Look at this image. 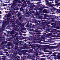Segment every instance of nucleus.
<instances>
[{"label": "nucleus", "instance_id": "55", "mask_svg": "<svg viewBox=\"0 0 60 60\" xmlns=\"http://www.w3.org/2000/svg\"><path fill=\"white\" fill-rule=\"evenodd\" d=\"M1 17H2V16H1L0 15V18H1Z\"/></svg>", "mask_w": 60, "mask_h": 60}, {"label": "nucleus", "instance_id": "57", "mask_svg": "<svg viewBox=\"0 0 60 60\" xmlns=\"http://www.w3.org/2000/svg\"><path fill=\"white\" fill-rule=\"evenodd\" d=\"M1 52H0V55H2V54H1Z\"/></svg>", "mask_w": 60, "mask_h": 60}, {"label": "nucleus", "instance_id": "62", "mask_svg": "<svg viewBox=\"0 0 60 60\" xmlns=\"http://www.w3.org/2000/svg\"><path fill=\"white\" fill-rule=\"evenodd\" d=\"M26 35V34H25L24 35Z\"/></svg>", "mask_w": 60, "mask_h": 60}, {"label": "nucleus", "instance_id": "31", "mask_svg": "<svg viewBox=\"0 0 60 60\" xmlns=\"http://www.w3.org/2000/svg\"><path fill=\"white\" fill-rule=\"evenodd\" d=\"M22 25L24 26V23H22Z\"/></svg>", "mask_w": 60, "mask_h": 60}, {"label": "nucleus", "instance_id": "50", "mask_svg": "<svg viewBox=\"0 0 60 60\" xmlns=\"http://www.w3.org/2000/svg\"><path fill=\"white\" fill-rule=\"evenodd\" d=\"M15 33L16 34H18V32H15Z\"/></svg>", "mask_w": 60, "mask_h": 60}, {"label": "nucleus", "instance_id": "52", "mask_svg": "<svg viewBox=\"0 0 60 60\" xmlns=\"http://www.w3.org/2000/svg\"><path fill=\"white\" fill-rule=\"evenodd\" d=\"M2 13V12L0 11V14H1Z\"/></svg>", "mask_w": 60, "mask_h": 60}, {"label": "nucleus", "instance_id": "16", "mask_svg": "<svg viewBox=\"0 0 60 60\" xmlns=\"http://www.w3.org/2000/svg\"><path fill=\"white\" fill-rule=\"evenodd\" d=\"M5 56H2V57L3 58H2L3 59V60H5Z\"/></svg>", "mask_w": 60, "mask_h": 60}, {"label": "nucleus", "instance_id": "48", "mask_svg": "<svg viewBox=\"0 0 60 60\" xmlns=\"http://www.w3.org/2000/svg\"><path fill=\"white\" fill-rule=\"evenodd\" d=\"M3 6H5V4H4Z\"/></svg>", "mask_w": 60, "mask_h": 60}, {"label": "nucleus", "instance_id": "34", "mask_svg": "<svg viewBox=\"0 0 60 60\" xmlns=\"http://www.w3.org/2000/svg\"><path fill=\"white\" fill-rule=\"evenodd\" d=\"M53 34H57V32H56V33H54Z\"/></svg>", "mask_w": 60, "mask_h": 60}, {"label": "nucleus", "instance_id": "27", "mask_svg": "<svg viewBox=\"0 0 60 60\" xmlns=\"http://www.w3.org/2000/svg\"><path fill=\"white\" fill-rule=\"evenodd\" d=\"M22 18V17H21V16H20L19 18V20H20V19H21Z\"/></svg>", "mask_w": 60, "mask_h": 60}, {"label": "nucleus", "instance_id": "49", "mask_svg": "<svg viewBox=\"0 0 60 60\" xmlns=\"http://www.w3.org/2000/svg\"><path fill=\"white\" fill-rule=\"evenodd\" d=\"M8 49H10V48L9 47H7Z\"/></svg>", "mask_w": 60, "mask_h": 60}, {"label": "nucleus", "instance_id": "46", "mask_svg": "<svg viewBox=\"0 0 60 60\" xmlns=\"http://www.w3.org/2000/svg\"><path fill=\"white\" fill-rule=\"evenodd\" d=\"M6 33H4V35H6Z\"/></svg>", "mask_w": 60, "mask_h": 60}, {"label": "nucleus", "instance_id": "3", "mask_svg": "<svg viewBox=\"0 0 60 60\" xmlns=\"http://www.w3.org/2000/svg\"><path fill=\"white\" fill-rule=\"evenodd\" d=\"M6 16L5 17H4V18H3V19H5V20H7V19H8V18H9V15H6Z\"/></svg>", "mask_w": 60, "mask_h": 60}, {"label": "nucleus", "instance_id": "61", "mask_svg": "<svg viewBox=\"0 0 60 60\" xmlns=\"http://www.w3.org/2000/svg\"><path fill=\"white\" fill-rule=\"evenodd\" d=\"M45 44H47V43H45Z\"/></svg>", "mask_w": 60, "mask_h": 60}, {"label": "nucleus", "instance_id": "54", "mask_svg": "<svg viewBox=\"0 0 60 60\" xmlns=\"http://www.w3.org/2000/svg\"><path fill=\"white\" fill-rule=\"evenodd\" d=\"M51 19H53L52 18H51Z\"/></svg>", "mask_w": 60, "mask_h": 60}, {"label": "nucleus", "instance_id": "30", "mask_svg": "<svg viewBox=\"0 0 60 60\" xmlns=\"http://www.w3.org/2000/svg\"><path fill=\"white\" fill-rule=\"evenodd\" d=\"M7 45L8 46H11V45L9 44L8 45V44H7Z\"/></svg>", "mask_w": 60, "mask_h": 60}, {"label": "nucleus", "instance_id": "44", "mask_svg": "<svg viewBox=\"0 0 60 60\" xmlns=\"http://www.w3.org/2000/svg\"><path fill=\"white\" fill-rule=\"evenodd\" d=\"M58 37H60V36H59V35H58Z\"/></svg>", "mask_w": 60, "mask_h": 60}, {"label": "nucleus", "instance_id": "43", "mask_svg": "<svg viewBox=\"0 0 60 60\" xmlns=\"http://www.w3.org/2000/svg\"><path fill=\"white\" fill-rule=\"evenodd\" d=\"M20 41H19V42H18V43H20Z\"/></svg>", "mask_w": 60, "mask_h": 60}, {"label": "nucleus", "instance_id": "21", "mask_svg": "<svg viewBox=\"0 0 60 60\" xmlns=\"http://www.w3.org/2000/svg\"><path fill=\"white\" fill-rule=\"evenodd\" d=\"M4 53H6V55H7V56H9V53L8 52H4Z\"/></svg>", "mask_w": 60, "mask_h": 60}, {"label": "nucleus", "instance_id": "23", "mask_svg": "<svg viewBox=\"0 0 60 60\" xmlns=\"http://www.w3.org/2000/svg\"><path fill=\"white\" fill-rule=\"evenodd\" d=\"M53 32H56V30L55 29H53Z\"/></svg>", "mask_w": 60, "mask_h": 60}, {"label": "nucleus", "instance_id": "8", "mask_svg": "<svg viewBox=\"0 0 60 60\" xmlns=\"http://www.w3.org/2000/svg\"><path fill=\"white\" fill-rule=\"evenodd\" d=\"M43 10L44 11V12H43L44 13V12H46V13H49V12L48 11H47V10L46 9H43Z\"/></svg>", "mask_w": 60, "mask_h": 60}, {"label": "nucleus", "instance_id": "51", "mask_svg": "<svg viewBox=\"0 0 60 60\" xmlns=\"http://www.w3.org/2000/svg\"><path fill=\"white\" fill-rule=\"evenodd\" d=\"M59 35H60V33H59Z\"/></svg>", "mask_w": 60, "mask_h": 60}, {"label": "nucleus", "instance_id": "6", "mask_svg": "<svg viewBox=\"0 0 60 60\" xmlns=\"http://www.w3.org/2000/svg\"><path fill=\"white\" fill-rule=\"evenodd\" d=\"M38 10L39 11H42V12H44V10H43V9L42 8H38Z\"/></svg>", "mask_w": 60, "mask_h": 60}, {"label": "nucleus", "instance_id": "60", "mask_svg": "<svg viewBox=\"0 0 60 60\" xmlns=\"http://www.w3.org/2000/svg\"><path fill=\"white\" fill-rule=\"evenodd\" d=\"M38 22H40V21H38Z\"/></svg>", "mask_w": 60, "mask_h": 60}, {"label": "nucleus", "instance_id": "63", "mask_svg": "<svg viewBox=\"0 0 60 60\" xmlns=\"http://www.w3.org/2000/svg\"><path fill=\"white\" fill-rule=\"evenodd\" d=\"M37 46H38V45H37Z\"/></svg>", "mask_w": 60, "mask_h": 60}, {"label": "nucleus", "instance_id": "10", "mask_svg": "<svg viewBox=\"0 0 60 60\" xmlns=\"http://www.w3.org/2000/svg\"><path fill=\"white\" fill-rule=\"evenodd\" d=\"M46 3L47 5H49V4L50 3V2H48L47 1H46Z\"/></svg>", "mask_w": 60, "mask_h": 60}, {"label": "nucleus", "instance_id": "42", "mask_svg": "<svg viewBox=\"0 0 60 60\" xmlns=\"http://www.w3.org/2000/svg\"><path fill=\"white\" fill-rule=\"evenodd\" d=\"M46 34V33H44V36H45V34Z\"/></svg>", "mask_w": 60, "mask_h": 60}, {"label": "nucleus", "instance_id": "11", "mask_svg": "<svg viewBox=\"0 0 60 60\" xmlns=\"http://www.w3.org/2000/svg\"><path fill=\"white\" fill-rule=\"evenodd\" d=\"M37 42H38V43H39V44H42V43L41 41H37Z\"/></svg>", "mask_w": 60, "mask_h": 60}, {"label": "nucleus", "instance_id": "59", "mask_svg": "<svg viewBox=\"0 0 60 60\" xmlns=\"http://www.w3.org/2000/svg\"><path fill=\"white\" fill-rule=\"evenodd\" d=\"M23 10V8H22V9H21V10Z\"/></svg>", "mask_w": 60, "mask_h": 60}, {"label": "nucleus", "instance_id": "2", "mask_svg": "<svg viewBox=\"0 0 60 60\" xmlns=\"http://www.w3.org/2000/svg\"><path fill=\"white\" fill-rule=\"evenodd\" d=\"M44 16H43V17H44L42 18V19H46V18L49 17V16H48L47 15H46L45 14H44Z\"/></svg>", "mask_w": 60, "mask_h": 60}, {"label": "nucleus", "instance_id": "45", "mask_svg": "<svg viewBox=\"0 0 60 60\" xmlns=\"http://www.w3.org/2000/svg\"><path fill=\"white\" fill-rule=\"evenodd\" d=\"M31 45H29V47H31Z\"/></svg>", "mask_w": 60, "mask_h": 60}, {"label": "nucleus", "instance_id": "22", "mask_svg": "<svg viewBox=\"0 0 60 60\" xmlns=\"http://www.w3.org/2000/svg\"><path fill=\"white\" fill-rule=\"evenodd\" d=\"M30 51V52H32V51H33V50L32 49H30V50H29Z\"/></svg>", "mask_w": 60, "mask_h": 60}, {"label": "nucleus", "instance_id": "19", "mask_svg": "<svg viewBox=\"0 0 60 60\" xmlns=\"http://www.w3.org/2000/svg\"><path fill=\"white\" fill-rule=\"evenodd\" d=\"M17 3H20V0H17Z\"/></svg>", "mask_w": 60, "mask_h": 60}, {"label": "nucleus", "instance_id": "40", "mask_svg": "<svg viewBox=\"0 0 60 60\" xmlns=\"http://www.w3.org/2000/svg\"><path fill=\"white\" fill-rule=\"evenodd\" d=\"M5 51H7V49H5Z\"/></svg>", "mask_w": 60, "mask_h": 60}, {"label": "nucleus", "instance_id": "39", "mask_svg": "<svg viewBox=\"0 0 60 60\" xmlns=\"http://www.w3.org/2000/svg\"><path fill=\"white\" fill-rule=\"evenodd\" d=\"M14 44H17V42H15V43H14Z\"/></svg>", "mask_w": 60, "mask_h": 60}, {"label": "nucleus", "instance_id": "29", "mask_svg": "<svg viewBox=\"0 0 60 60\" xmlns=\"http://www.w3.org/2000/svg\"><path fill=\"white\" fill-rule=\"evenodd\" d=\"M12 25L13 26H15V24H14V23H12Z\"/></svg>", "mask_w": 60, "mask_h": 60}, {"label": "nucleus", "instance_id": "36", "mask_svg": "<svg viewBox=\"0 0 60 60\" xmlns=\"http://www.w3.org/2000/svg\"><path fill=\"white\" fill-rule=\"evenodd\" d=\"M33 42H34L35 43V42H36V41H35L34 40L33 41Z\"/></svg>", "mask_w": 60, "mask_h": 60}, {"label": "nucleus", "instance_id": "7", "mask_svg": "<svg viewBox=\"0 0 60 60\" xmlns=\"http://www.w3.org/2000/svg\"><path fill=\"white\" fill-rule=\"evenodd\" d=\"M13 6L15 8H17V4H14V2L13 4Z\"/></svg>", "mask_w": 60, "mask_h": 60}, {"label": "nucleus", "instance_id": "25", "mask_svg": "<svg viewBox=\"0 0 60 60\" xmlns=\"http://www.w3.org/2000/svg\"><path fill=\"white\" fill-rule=\"evenodd\" d=\"M49 5H50V6H53V5H52V4H49Z\"/></svg>", "mask_w": 60, "mask_h": 60}, {"label": "nucleus", "instance_id": "17", "mask_svg": "<svg viewBox=\"0 0 60 60\" xmlns=\"http://www.w3.org/2000/svg\"><path fill=\"white\" fill-rule=\"evenodd\" d=\"M60 0H55V3H58V1H59Z\"/></svg>", "mask_w": 60, "mask_h": 60}, {"label": "nucleus", "instance_id": "35", "mask_svg": "<svg viewBox=\"0 0 60 60\" xmlns=\"http://www.w3.org/2000/svg\"><path fill=\"white\" fill-rule=\"evenodd\" d=\"M18 6H20V4H18Z\"/></svg>", "mask_w": 60, "mask_h": 60}, {"label": "nucleus", "instance_id": "9", "mask_svg": "<svg viewBox=\"0 0 60 60\" xmlns=\"http://www.w3.org/2000/svg\"><path fill=\"white\" fill-rule=\"evenodd\" d=\"M35 34H41V31L39 30L37 32H36Z\"/></svg>", "mask_w": 60, "mask_h": 60}, {"label": "nucleus", "instance_id": "18", "mask_svg": "<svg viewBox=\"0 0 60 60\" xmlns=\"http://www.w3.org/2000/svg\"><path fill=\"white\" fill-rule=\"evenodd\" d=\"M58 56V59H60V55H59L57 56Z\"/></svg>", "mask_w": 60, "mask_h": 60}, {"label": "nucleus", "instance_id": "33", "mask_svg": "<svg viewBox=\"0 0 60 60\" xmlns=\"http://www.w3.org/2000/svg\"><path fill=\"white\" fill-rule=\"evenodd\" d=\"M38 55H39V54H38V53H36V56H38Z\"/></svg>", "mask_w": 60, "mask_h": 60}, {"label": "nucleus", "instance_id": "38", "mask_svg": "<svg viewBox=\"0 0 60 60\" xmlns=\"http://www.w3.org/2000/svg\"><path fill=\"white\" fill-rule=\"evenodd\" d=\"M15 26H19L17 25H15Z\"/></svg>", "mask_w": 60, "mask_h": 60}, {"label": "nucleus", "instance_id": "20", "mask_svg": "<svg viewBox=\"0 0 60 60\" xmlns=\"http://www.w3.org/2000/svg\"><path fill=\"white\" fill-rule=\"evenodd\" d=\"M59 4H60V3H58V4H56V5H57V6H59L60 5Z\"/></svg>", "mask_w": 60, "mask_h": 60}, {"label": "nucleus", "instance_id": "58", "mask_svg": "<svg viewBox=\"0 0 60 60\" xmlns=\"http://www.w3.org/2000/svg\"><path fill=\"white\" fill-rule=\"evenodd\" d=\"M49 1H52V0H49Z\"/></svg>", "mask_w": 60, "mask_h": 60}, {"label": "nucleus", "instance_id": "1", "mask_svg": "<svg viewBox=\"0 0 60 60\" xmlns=\"http://www.w3.org/2000/svg\"><path fill=\"white\" fill-rule=\"evenodd\" d=\"M10 34H13L12 37H13V38L15 37L16 36V34H15V32H14V30H12L11 31V33Z\"/></svg>", "mask_w": 60, "mask_h": 60}, {"label": "nucleus", "instance_id": "53", "mask_svg": "<svg viewBox=\"0 0 60 60\" xmlns=\"http://www.w3.org/2000/svg\"><path fill=\"white\" fill-rule=\"evenodd\" d=\"M1 22H2V21H0V24H1Z\"/></svg>", "mask_w": 60, "mask_h": 60}, {"label": "nucleus", "instance_id": "32", "mask_svg": "<svg viewBox=\"0 0 60 60\" xmlns=\"http://www.w3.org/2000/svg\"><path fill=\"white\" fill-rule=\"evenodd\" d=\"M57 32H60V30H57Z\"/></svg>", "mask_w": 60, "mask_h": 60}, {"label": "nucleus", "instance_id": "13", "mask_svg": "<svg viewBox=\"0 0 60 60\" xmlns=\"http://www.w3.org/2000/svg\"><path fill=\"white\" fill-rule=\"evenodd\" d=\"M27 46H24V48H22V49H27Z\"/></svg>", "mask_w": 60, "mask_h": 60}, {"label": "nucleus", "instance_id": "15", "mask_svg": "<svg viewBox=\"0 0 60 60\" xmlns=\"http://www.w3.org/2000/svg\"><path fill=\"white\" fill-rule=\"evenodd\" d=\"M31 57V56H29L27 57V58H30V59H31L32 58H33V57Z\"/></svg>", "mask_w": 60, "mask_h": 60}, {"label": "nucleus", "instance_id": "37", "mask_svg": "<svg viewBox=\"0 0 60 60\" xmlns=\"http://www.w3.org/2000/svg\"><path fill=\"white\" fill-rule=\"evenodd\" d=\"M17 57L19 58H20V57L19 56H18Z\"/></svg>", "mask_w": 60, "mask_h": 60}, {"label": "nucleus", "instance_id": "47", "mask_svg": "<svg viewBox=\"0 0 60 60\" xmlns=\"http://www.w3.org/2000/svg\"><path fill=\"white\" fill-rule=\"evenodd\" d=\"M18 17H19V14H18Z\"/></svg>", "mask_w": 60, "mask_h": 60}, {"label": "nucleus", "instance_id": "28", "mask_svg": "<svg viewBox=\"0 0 60 60\" xmlns=\"http://www.w3.org/2000/svg\"><path fill=\"white\" fill-rule=\"evenodd\" d=\"M55 24V23L54 22H52V23L51 24V25H53V24Z\"/></svg>", "mask_w": 60, "mask_h": 60}, {"label": "nucleus", "instance_id": "56", "mask_svg": "<svg viewBox=\"0 0 60 60\" xmlns=\"http://www.w3.org/2000/svg\"><path fill=\"white\" fill-rule=\"evenodd\" d=\"M43 40H45V39H44V38H43Z\"/></svg>", "mask_w": 60, "mask_h": 60}, {"label": "nucleus", "instance_id": "5", "mask_svg": "<svg viewBox=\"0 0 60 60\" xmlns=\"http://www.w3.org/2000/svg\"><path fill=\"white\" fill-rule=\"evenodd\" d=\"M51 11L52 12V13H53V14H55V13L56 12L55 11V9L54 8H52V9Z\"/></svg>", "mask_w": 60, "mask_h": 60}, {"label": "nucleus", "instance_id": "14", "mask_svg": "<svg viewBox=\"0 0 60 60\" xmlns=\"http://www.w3.org/2000/svg\"><path fill=\"white\" fill-rule=\"evenodd\" d=\"M56 28L57 29H60V25H58V26L57 27H56Z\"/></svg>", "mask_w": 60, "mask_h": 60}, {"label": "nucleus", "instance_id": "41", "mask_svg": "<svg viewBox=\"0 0 60 60\" xmlns=\"http://www.w3.org/2000/svg\"><path fill=\"white\" fill-rule=\"evenodd\" d=\"M24 7H26V6L25 5H24L23 6Z\"/></svg>", "mask_w": 60, "mask_h": 60}, {"label": "nucleus", "instance_id": "4", "mask_svg": "<svg viewBox=\"0 0 60 60\" xmlns=\"http://www.w3.org/2000/svg\"><path fill=\"white\" fill-rule=\"evenodd\" d=\"M2 31H4V29L5 28L4 24V22H2Z\"/></svg>", "mask_w": 60, "mask_h": 60}, {"label": "nucleus", "instance_id": "12", "mask_svg": "<svg viewBox=\"0 0 60 60\" xmlns=\"http://www.w3.org/2000/svg\"><path fill=\"white\" fill-rule=\"evenodd\" d=\"M31 47L32 49H35V46H34L33 45H31Z\"/></svg>", "mask_w": 60, "mask_h": 60}, {"label": "nucleus", "instance_id": "26", "mask_svg": "<svg viewBox=\"0 0 60 60\" xmlns=\"http://www.w3.org/2000/svg\"><path fill=\"white\" fill-rule=\"evenodd\" d=\"M22 58L23 59H25L26 58V57L23 56L22 57Z\"/></svg>", "mask_w": 60, "mask_h": 60}, {"label": "nucleus", "instance_id": "24", "mask_svg": "<svg viewBox=\"0 0 60 60\" xmlns=\"http://www.w3.org/2000/svg\"><path fill=\"white\" fill-rule=\"evenodd\" d=\"M18 39H19V38H18V37H17L16 38V40L17 41H18Z\"/></svg>", "mask_w": 60, "mask_h": 60}, {"label": "nucleus", "instance_id": "64", "mask_svg": "<svg viewBox=\"0 0 60 60\" xmlns=\"http://www.w3.org/2000/svg\"><path fill=\"white\" fill-rule=\"evenodd\" d=\"M33 59H34V58H33Z\"/></svg>", "mask_w": 60, "mask_h": 60}]
</instances>
